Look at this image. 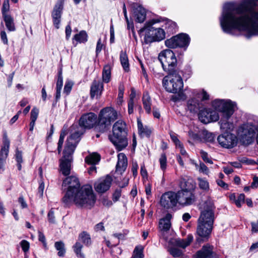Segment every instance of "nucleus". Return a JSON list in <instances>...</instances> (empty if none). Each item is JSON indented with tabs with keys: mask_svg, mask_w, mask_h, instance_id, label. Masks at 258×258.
I'll use <instances>...</instances> for the list:
<instances>
[{
	"mask_svg": "<svg viewBox=\"0 0 258 258\" xmlns=\"http://www.w3.org/2000/svg\"><path fill=\"white\" fill-rule=\"evenodd\" d=\"M233 112L234 111H230L229 113L223 115L221 117L219 123L220 124V128L223 132L229 133V132L233 130L234 125L233 123L229 121L228 119L230 118Z\"/></svg>",
	"mask_w": 258,
	"mask_h": 258,
	"instance_id": "obj_19",
	"label": "nucleus"
},
{
	"mask_svg": "<svg viewBox=\"0 0 258 258\" xmlns=\"http://www.w3.org/2000/svg\"><path fill=\"white\" fill-rule=\"evenodd\" d=\"M83 245L80 242H76L74 245V251L78 257L85 258L84 254L81 252Z\"/></svg>",
	"mask_w": 258,
	"mask_h": 258,
	"instance_id": "obj_46",
	"label": "nucleus"
},
{
	"mask_svg": "<svg viewBox=\"0 0 258 258\" xmlns=\"http://www.w3.org/2000/svg\"><path fill=\"white\" fill-rule=\"evenodd\" d=\"M176 194L177 204L182 207L188 206L196 202V196L192 191L178 190Z\"/></svg>",
	"mask_w": 258,
	"mask_h": 258,
	"instance_id": "obj_12",
	"label": "nucleus"
},
{
	"mask_svg": "<svg viewBox=\"0 0 258 258\" xmlns=\"http://www.w3.org/2000/svg\"><path fill=\"white\" fill-rule=\"evenodd\" d=\"M97 123V116L93 112H89L82 115L79 119V126L83 129H90Z\"/></svg>",
	"mask_w": 258,
	"mask_h": 258,
	"instance_id": "obj_13",
	"label": "nucleus"
},
{
	"mask_svg": "<svg viewBox=\"0 0 258 258\" xmlns=\"http://www.w3.org/2000/svg\"><path fill=\"white\" fill-rule=\"evenodd\" d=\"M63 8V0H59L55 5L52 12L51 16L53 25L56 29H59L62 11Z\"/></svg>",
	"mask_w": 258,
	"mask_h": 258,
	"instance_id": "obj_18",
	"label": "nucleus"
},
{
	"mask_svg": "<svg viewBox=\"0 0 258 258\" xmlns=\"http://www.w3.org/2000/svg\"><path fill=\"white\" fill-rule=\"evenodd\" d=\"M197 97L201 98V101H205L209 100V95L204 90H203L201 92L198 93Z\"/></svg>",
	"mask_w": 258,
	"mask_h": 258,
	"instance_id": "obj_52",
	"label": "nucleus"
},
{
	"mask_svg": "<svg viewBox=\"0 0 258 258\" xmlns=\"http://www.w3.org/2000/svg\"><path fill=\"white\" fill-rule=\"evenodd\" d=\"M63 84V79L61 74V72L59 71L58 73V79L56 82V89H61Z\"/></svg>",
	"mask_w": 258,
	"mask_h": 258,
	"instance_id": "obj_57",
	"label": "nucleus"
},
{
	"mask_svg": "<svg viewBox=\"0 0 258 258\" xmlns=\"http://www.w3.org/2000/svg\"><path fill=\"white\" fill-rule=\"evenodd\" d=\"M113 179L109 175H107L99 179L94 184L95 190L100 194H103L110 187Z\"/></svg>",
	"mask_w": 258,
	"mask_h": 258,
	"instance_id": "obj_15",
	"label": "nucleus"
},
{
	"mask_svg": "<svg viewBox=\"0 0 258 258\" xmlns=\"http://www.w3.org/2000/svg\"><path fill=\"white\" fill-rule=\"evenodd\" d=\"M163 85L166 90L170 93H176L181 90L183 84L179 72L168 73L163 79Z\"/></svg>",
	"mask_w": 258,
	"mask_h": 258,
	"instance_id": "obj_6",
	"label": "nucleus"
},
{
	"mask_svg": "<svg viewBox=\"0 0 258 258\" xmlns=\"http://www.w3.org/2000/svg\"><path fill=\"white\" fill-rule=\"evenodd\" d=\"M117 118V113L115 110L111 107L104 108L99 112L95 130L97 132L103 133L109 130L112 122Z\"/></svg>",
	"mask_w": 258,
	"mask_h": 258,
	"instance_id": "obj_5",
	"label": "nucleus"
},
{
	"mask_svg": "<svg viewBox=\"0 0 258 258\" xmlns=\"http://www.w3.org/2000/svg\"><path fill=\"white\" fill-rule=\"evenodd\" d=\"M213 247L206 245L197 252V258H213Z\"/></svg>",
	"mask_w": 258,
	"mask_h": 258,
	"instance_id": "obj_24",
	"label": "nucleus"
},
{
	"mask_svg": "<svg viewBox=\"0 0 258 258\" xmlns=\"http://www.w3.org/2000/svg\"><path fill=\"white\" fill-rule=\"evenodd\" d=\"M180 190L192 191L196 187V183L191 179H188L186 180H183L180 183Z\"/></svg>",
	"mask_w": 258,
	"mask_h": 258,
	"instance_id": "obj_29",
	"label": "nucleus"
},
{
	"mask_svg": "<svg viewBox=\"0 0 258 258\" xmlns=\"http://www.w3.org/2000/svg\"><path fill=\"white\" fill-rule=\"evenodd\" d=\"M63 155L60 160V168L62 174L65 176L68 175L70 174L71 168V162L72 160V154L69 153H65V150L63 151Z\"/></svg>",
	"mask_w": 258,
	"mask_h": 258,
	"instance_id": "obj_17",
	"label": "nucleus"
},
{
	"mask_svg": "<svg viewBox=\"0 0 258 258\" xmlns=\"http://www.w3.org/2000/svg\"><path fill=\"white\" fill-rule=\"evenodd\" d=\"M203 135L204 136L205 140L207 142L212 143L215 140V136L212 133L205 131L203 132Z\"/></svg>",
	"mask_w": 258,
	"mask_h": 258,
	"instance_id": "obj_47",
	"label": "nucleus"
},
{
	"mask_svg": "<svg viewBox=\"0 0 258 258\" xmlns=\"http://www.w3.org/2000/svg\"><path fill=\"white\" fill-rule=\"evenodd\" d=\"M120 60L121 64L125 71H129V63L128 57L125 52L121 51L120 53Z\"/></svg>",
	"mask_w": 258,
	"mask_h": 258,
	"instance_id": "obj_37",
	"label": "nucleus"
},
{
	"mask_svg": "<svg viewBox=\"0 0 258 258\" xmlns=\"http://www.w3.org/2000/svg\"><path fill=\"white\" fill-rule=\"evenodd\" d=\"M217 141L221 147L231 148L236 145L237 140L235 136L230 133H225L218 136Z\"/></svg>",
	"mask_w": 258,
	"mask_h": 258,
	"instance_id": "obj_16",
	"label": "nucleus"
},
{
	"mask_svg": "<svg viewBox=\"0 0 258 258\" xmlns=\"http://www.w3.org/2000/svg\"><path fill=\"white\" fill-rule=\"evenodd\" d=\"M133 10L136 22L143 23L146 17L145 10L137 3H134L133 5Z\"/></svg>",
	"mask_w": 258,
	"mask_h": 258,
	"instance_id": "obj_20",
	"label": "nucleus"
},
{
	"mask_svg": "<svg viewBox=\"0 0 258 258\" xmlns=\"http://www.w3.org/2000/svg\"><path fill=\"white\" fill-rule=\"evenodd\" d=\"M103 89V85L99 81L94 80L91 87L90 96L93 98L95 96H100Z\"/></svg>",
	"mask_w": 258,
	"mask_h": 258,
	"instance_id": "obj_23",
	"label": "nucleus"
},
{
	"mask_svg": "<svg viewBox=\"0 0 258 258\" xmlns=\"http://www.w3.org/2000/svg\"><path fill=\"white\" fill-rule=\"evenodd\" d=\"M199 171L207 175L209 173V169L203 163H201L200 164Z\"/></svg>",
	"mask_w": 258,
	"mask_h": 258,
	"instance_id": "obj_62",
	"label": "nucleus"
},
{
	"mask_svg": "<svg viewBox=\"0 0 258 258\" xmlns=\"http://www.w3.org/2000/svg\"><path fill=\"white\" fill-rule=\"evenodd\" d=\"M210 122L211 121H217L219 118L218 113L216 111H213L210 109Z\"/></svg>",
	"mask_w": 258,
	"mask_h": 258,
	"instance_id": "obj_56",
	"label": "nucleus"
},
{
	"mask_svg": "<svg viewBox=\"0 0 258 258\" xmlns=\"http://www.w3.org/2000/svg\"><path fill=\"white\" fill-rule=\"evenodd\" d=\"M199 186L204 191H207L209 189V184L207 180L202 178H198Z\"/></svg>",
	"mask_w": 258,
	"mask_h": 258,
	"instance_id": "obj_43",
	"label": "nucleus"
},
{
	"mask_svg": "<svg viewBox=\"0 0 258 258\" xmlns=\"http://www.w3.org/2000/svg\"><path fill=\"white\" fill-rule=\"evenodd\" d=\"M73 85V84L71 82H68L66 83L64 87V93H66L67 95L69 94L72 90Z\"/></svg>",
	"mask_w": 258,
	"mask_h": 258,
	"instance_id": "obj_58",
	"label": "nucleus"
},
{
	"mask_svg": "<svg viewBox=\"0 0 258 258\" xmlns=\"http://www.w3.org/2000/svg\"><path fill=\"white\" fill-rule=\"evenodd\" d=\"M10 9V6H9V0H5L3 7L2 9V13L3 17L6 16V15H9V14H8V12L9 11Z\"/></svg>",
	"mask_w": 258,
	"mask_h": 258,
	"instance_id": "obj_49",
	"label": "nucleus"
},
{
	"mask_svg": "<svg viewBox=\"0 0 258 258\" xmlns=\"http://www.w3.org/2000/svg\"><path fill=\"white\" fill-rule=\"evenodd\" d=\"M203 104L196 98H192L187 101V109L190 112H198L203 107Z\"/></svg>",
	"mask_w": 258,
	"mask_h": 258,
	"instance_id": "obj_25",
	"label": "nucleus"
},
{
	"mask_svg": "<svg viewBox=\"0 0 258 258\" xmlns=\"http://www.w3.org/2000/svg\"><path fill=\"white\" fill-rule=\"evenodd\" d=\"M121 190L120 188L116 189L113 194V201L114 202L117 201L121 196Z\"/></svg>",
	"mask_w": 258,
	"mask_h": 258,
	"instance_id": "obj_61",
	"label": "nucleus"
},
{
	"mask_svg": "<svg viewBox=\"0 0 258 258\" xmlns=\"http://www.w3.org/2000/svg\"><path fill=\"white\" fill-rule=\"evenodd\" d=\"M245 199V196L243 194H240L236 200H235V205L237 207H241L242 204L244 203Z\"/></svg>",
	"mask_w": 258,
	"mask_h": 258,
	"instance_id": "obj_51",
	"label": "nucleus"
},
{
	"mask_svg": "<svg viewBox=\"0 0 258 258\" xmlns=\"http://www.w3.org/2000/svg\"><path fill=\"white\" fill-rule=\"evenodd\" d=\"M210 109H204L200 111L199 113V118L201 122L204 123H208L210 122Z\"/></svg>",
	"mask_w": 258,
	"mask_h": 258,
	"instance_id": "obj_31",
	"label": "nucleus"
},
{
	"mask_svg": "<svg viewBox=\"0 0 258 258\" xmlns=\"http://www.w3.org/2000/svg\"><path fill=\"white\" fill-rule=\"evenodd\" d=\"M118 161L116 166V171L122 174L126 169L127 159L125 155L122 153L118 154Z\"/></svg>",
	"mask_w": 258,
	"mask_h": 258,
	"instance_id": "obj_21",
	"label": "nucleus"
},
{
	"mask_svg": "<svg viewBox=\"0 0 258 258\" xmlns=\"http://www.w3.org/2000/svg\"><path fill=\"white\" fill-rule=\"evenodd\" d=\"M88 40V35L85 31H81L78 34L75 35L73 43L76 46L78 43H85Z\"/></svg>",
	"mask_w": 258,
	"mask_h": 258,
	"instance_id": "obj_28",
	"label": "nucleus"
},
{
	"mask_svg": "<svg viewBox=\"0 0 258 258\" xmlns=\"http://www.w3.org/2000/svg\"><path fill=\"white\" fill-rule=\"evenodd\" d=\"M79 238L86 245H89L91 243L90 236L86 231H83L81 233L79 234Z\"/></svg>",
	"mask_w": 258,
	"mask_h": 258,
	"instance_id": "obj_40",
	"label": "nucleus"
},
{
	"mask_svg": "<svg viewBox=\"0 0 258 258\" xmlns=\"http://www.w3.org/2000/svg\"><path fill=\"white\" fill-rule=\"evenodd\" d=\"M193 240V236L191 234L188 235L185 239H177L175 240V243L176 246H178L182 248H185L190 244Z\"/></svg>",
	"mask_w": 258,
	"mask_h": 258,
	"instance_id": "obj_30",
	"label": "nucleus"
},
{
	"mask_svg": "<svg viewBox=\"0 0 258 258\" xmlns=\"http://www.w3.org/2000/svg\"><path fill=\"white\" fill-rule=\"evenodd\" d=\"M136 97V91L134 88L131 89V93L130 96V100L128 102V112L130 114L134 111V100Z\"/></svg>",
	"mask_w": 258,
	"mask_h": 258,
	"instance_id": "obj_38",
	"label": "nucleus"
},
{
	"mask_svg": "<svg viewBox=\"0 0 258 258\" xmlns=\"http://www.w3.org/2000/svg\"><path fill=\"white\" fill-rule=\"evenodd\" d=\"M3 17L6 26L9 31H14L15 29L13 18L10 15H6Z\"/></svg>",
	"mask_w": 258,
	"mask_h": 258,
	"instance_id": "obj_32",
	"label": "nucleus"
},
{
	"mask_svg": "<svg viewBox=\"0 0 258 258\" xmlns=\"http://www.w3.org/2000/svg\"><path fill=\"white\" fill-rule=\"evenodd\" d=\"M48 217V221L51 223H55V217H54V212L53 210V209H51L47 215Z\"/></svg>",
	"mask_w": 258,
	"mask_h": 258,
	"instance_id": "obj_60",
	"label": "nucleus"
},
{
	"mask_svg": "<svg viewBox=\"0 0 258 258\" xmlns=\"http://www.w3.org/2000/svg\"><path fill=\"white\" fill-rule=\"evenodd\" d=\"M212 106L215 110L222 112L223 115L229 113L230 111H234L235 104L230 100L216 99L213 101Z\"/></svg>",
	"mask_w": 258,
	"mask_h": 258,
	"instance_id": "obj_14",
	"label": "nucleus"
},
{
	"mask_svg": "<svg viewBox=\"0 0 258 258\" xmlns=\"http://www.w3.org/2000/svg\"><path fill=\"white\" fill-rule=\"evenodd\" d=\"M255 130V126L250 122L241 125L238 131L240 142L245 145H248L252 143L254 141Z\"/></svg>",
	"mask_w": 258,
	"mask_h": 258,
	"instance_id": "obj_9",
	"label": "nucleus"
},
{
	"mask_svg": "<svg viewBox=\"0 0 258 258\" xmlns=\"http://www.w3.org/2000/svg\"><path fill=\"white\" fill-rule=\"evenodd\" d=\"M111 78V66L109 64L105 65L102 71V80L104 83H108Z\"/></svg>",
	"mask_w": 258,
	"mask_h": 258,
	"instance_id": "obj_36",
	"label": "nucleus"
},
{
	"mask_svg": "<svg viewBox=\"0 0 258 258\" xmlns=\"http://www.w3.org/2000/svg\"><path fill=\"white\" fill-rule=\"evenodd\" d=\"M152 25V24H146L145 26L139 31L140 35L145 32L144 41L146 44L154 41H160L165 37V33L163 29L155 28Z\"/></svg>",
	"mask_w": 258,
	"mask_h": 258,
	"instance_id": "obj_7",
	"label": "nucleus"
},
{
	"mask_svg": "<svg viewBox=\"0 0 258 258\" xmlns=\"http://www.w3.org/2000/svg\"><path fill=\"white\" fill-rule=\"evenodd\" d=\"M126 123L122 120L117 121L113 125L112 135L109 139L118 151L125 148L128 145Z\"/></svg>",
	"mask_w": 258,
	"mask_h": 258,
	"instance_id": "obj_4",
	"label": "nucleus"
},
{
	"mask_svg": "<svg viewBox=\"0 0 258 258\" xmlns=\"http://www.w3.org/2000/svg\"><path fill=\"white\" fill-rule=\"evenodd\" d=\"M100 160V155L96 153H93L87 156L85 158V162L88 164L95 165L97 164Z\"/></svg>",
	"mask_w": 258,
	"mask_h": 258,
	"instance_id": "obj_34",
	"label": "nucleus"
},
{
	"mask_svg": "<svg viewBox=\"0 0 258 258\" xmlns=\"http://www.w3.org/2000/svg\"><path fill=\"white\" fill-rule=\"evenodd\" d=\"M138 165L137 162H133L132 166V170L133 172V175L134 177H136L138 174Z\"/></svg>",
	"mask_w": 258,
	"mask_h": 258,
	"instance_id": "obj_63",
	"label": "nucleus"
},
{
	"mask_svg": "<svg viewBox=\"0 0 258 258\" xmlns=\"http://www.w3.org/2000/svg\"><path fill=\"white\" fill-rule=\"evenodd\" d=\"M84 131L83 128H79L74 133H72L68 138L64 148L65 153L73 154L77 145L80 141V136L83 134Z\"/></svg>",
	"mask_w": 258,
	"mask_h": 258,
	"instance_id": "obj_11",
	"label": "nucleus"
},
{
	"mask_svg": "<svg viewBox=\"0 0 258 258\" xmlns=\"http://www.w3.org/2000/svg\"><path fill=\"white\" fill-rule=\"evenodd\" d=\"M143 247L141 246H137L135 247L131 258H144Z\"/></svg>",
	"mask_w": 258,
	"mask_h": 258,
	"instance_id": "obj_41",
	"label": "nucleus"
},
{
	"mask_svg": "<svg viewBox=\"0 0 258 258\" xmlns=\"http://www.w3.org/2000/svg\"><path fill=\"white\" fill-rule=\"evenodd\" d=\"M16 160L17 162V167L19 170H21L22 169L21 164L23 163V158H22V152L18 149L16 150Z\"/></svg>",
	"mask_w": 258,
	"mask_h": 258,
	"instance_id": "obj_45",
	"label": "nucleus"
},
{
	"mask_svg": "<svg viewBox=\"0 0 258 258\" xmlns=\"http://www.w3.org/2000/svg\"><path fill=\"white\" fill-rule=\"evenodd\" d=\"M158 59L164 71L167 73L178 71L177 69V59L171 50L165 49L161 51L159 54Z\"/></svg>",
	"mask_w": 258,
	"mask_h": 258,
	"instance_id": "obj_8",
	"label": "nucleus"
},
{
	"mask_svg": "<svg viewBox=\"0 0 258 258\" xmlns=\"http://www.w3.org/2000/svg\"><path fill=\"white\" fill-rule=\"evenodd\" d=\"M165 44L168 48H174L178 47L176 36L165 40Z\"/></svg>",
	"mask_w": 258,
	"mask_h": 258,
	"instance_id": "obj_42",
	"label": "nucleus"
},
{
	"mask_svg": "<svg viewBox=\"0 0 258 258\" xmlns=\"http://www.w3.org/2000/svg\"><path fill=\"white\" fill-rule=\"evenodd\" d=\"M171 218V214L167 213L164 218L160 220L159 226L161 230L167 231L170 229L171 227L170 220Z\"/></svg>",
	"mask_w": 258,
	"mask_h": 258,
	"instance_id": "obj_26",
	"label": "nucleus"
},
{
	"mask_svg": "<svg viewBox=\"0 0 258 258\" xmlns=\"http://www.w3.org/2000/svg\"><path fill=\"white\" fill-rule=\"evenodd\" d=\"M20 244L22 248V250L25 253L29 251L30 248V244L28 241L26 240H23L20 242Z\"/></svg>",
	"mask_w": 258,
	"mask_h": 258,
	"instance_id": "obj_50",
	"label": "nucleus"
},
{
	"mask_svg": "<svg viewBox=\"0 0 258 258\" xmlns=\"http://www.w3.org/2000/svg\"><path fill=\"white\" fill-rule=\"evenodd\" d=\"M143 104L144 108L145 109L146 112L148 114H150L151 112V98L148 93L144 94L143 98Z\"/></svg>",
	"mask_w": 258,
	"mask_h": 258,
	"instance_id": "obj_33",
	"label": "nucleus"
},
{
	"mask_svg": "<svg viewBox=\"0 0 258 258\" xmlns=\"http://www.w3.org/2000/svg\"><path fill=\"white\" fill-rule=\"evenodd\" d=\"M138 128L139 133L141 136H149L151 133V130L150 128L147 126H144L142 121L138 119Z\"/></svg>",
	"mask_w": 258,
	"mask_h": 258,
	"instance_id": "obj_35",
	"label": "nucleus"
},
{
	"mask_svg": "<svg viewBox=\"0 0 258 258\" xmlns=\"http://www.w3.org/2000/svg\"><path fill=\"white\" fill-rule=\"evenodd\" d=\"M258 0H241L225 3L219 18L224 32L232 34L233 30L246 31L249 38L258 35V12L254 11Z\"/></svg>",
	"mask_w": 258,
	"mask_h": 258,
	"instance_id": "obj_1",
	"label": "nucleus"
},
{
	"mask_svg": "<svg viewBox=\"0 0 258 258\" xmlns=\"http://www.w3.org/2000/svg\"><path fill=\"white\" fill-rule=\"evenodd\" d=\"M62 186L67 191L62 198L66 207L74 204L78 208L91 209L96 201L92 187L90 185L80 186L79 179L75 176L66 177Z\"/></svg>",
	"mask_w": 258,
	"mask_h": 258,
	"instance_id": "obj_2",
	"label": "nucleus"
},
{
	"mask_svg": "<svg viewBox=\"0 0 258 258\" xmlns=\"http://www.w3.org/2000/svg\"><path fill=\"white\" fill-rule=\"evenodd\" d=\"M54 246L56 249L58 251V255L61 257L64 256L66 252L64 243L61 241L55 242Z\"/></svg>",
	"mask_w": 258,
	"mask_h": 258,
	"instance_id": "obj_39",
	"label": "nucleus"
},
{
	"mask_svg": "<svg viewBox=\"0 0 258 258\" xmlns=\"http://www.w3.org/2000/svg\"><path fill=\"white\" fill-rule=\"evenodd\" d=\"M39 113V110L33 108L31 111V120H36Z\"/></svg>",
	"mask_w": 258,
	"mask_h": 258,
	"instance_id": "obj_59",
	"label": "nucleus"
},
{
	"mask_svg": "<svg viewBox=\"0 0 258 258\" xmlns=\"http://www.w3.org/2000/svg\"><path fill=\"white\" fill-rule=\"evenodd\" d=\"M38 239L39 240L43 243L44 248L47 249L48 247L47 246L45 237L43 233L41 231L38 232Z\"/></svg>",
	"mask_w": 258,
	"mask_h": 258,
	"instance_id": "obj_55",
	"label": "nucleus"
},
{
	"mask_svg": "<svg viewBox=\"0 0 258 258\" xmlns=\"http://www.w3.org/2000/svg\"><path fill=\"white\" fill-rule=\"evenodd\" d=\"M10 143V140L8 139L7 133L5 132L3 138V145L0 151V158L5 160L7 158L9 152Z\"/></svg>",
	"mask_w": 258,
	"mask_h": 258,
	"instance_id": "obj_22",
	"label": "nucleus"
},
{
	"mask_svg": "<svg viewBox=\"0 0 258 258\" xmlns=\"http://www.w3.org/2000/svg\"><path fill=\"white\" fill-rule=\"evenodd\" d=\"M170 136L172 141L174 143L176 147L181 146V143L178 139L177 135L174 133L171 132L170 133Z\"/></svg>",
	"mask_w": 258,
	"mask_h": 258,
	"instance_id": "obj_54",
	"label": "nucleus"
},
{
	"mask_svg": "<svg viewBox=\"0 0 258 258\" xmlns=\"http://www.w3.org/2000/svg\"><path fill=\"white\" fill-rule=\"evenodd\" d=\"M200 154L203 160L207 163L212 164V161L208 157V153L203 150L200 151Z\"/></svg>",
	"mask_w": 258,
	"mask_h": 258,
	"instance_id": "obj_53",
	"label": "nucleus"
},
{
	"mask_svg": "<svg viewBox=\"0 0 258 258\" xmlns=\"http://www.w3.org/2000/svg\"><path fill=\"white\" fill-rule=\"evenodd\" d=\"M159 162L161 169L163 171V174L167 167V157L165 154H162L160 158Z\"/></svg>",
	"mask_w": 258,
	"mask_h": 258,
	"instance_id": "obj_44",
	"label": "nucleus"
},
{
	"mask_svg": "<svg viewBox=\"0 0 258 258\" xmlns=\"http://www.w3.org/2000/svg\"><path fill=\"white\" fill-rule=\"evenodd\" d=\"M214 206L212 202L207 201L204 205L198 219L197 233L201 238H207L210 235L214 220Z\"/></svg>",
	"mask_w": 258,
	"mask_h": 258,
	"instance_id": "obj_3",
	"label": "nucleus"
},
{
	"mask_svg": "<svg viewBox=\"0 0 258 258\" xmlns=\"http://www.w3.org/2000/svg\"><path fill=\"white\" fill-rule=\"evenodd\" d=\"M176 38L178 47L186 48L188 46L190 38L188 35L181 33L176 35Z\"/></svg>",
	"mask_w": 258,
	"mask_h": 258,
	"instance_id": "obj_27",
	"label": "nucleus"
},
{
	"mask_svg": "<svg viewBox=\"0 0 258 258\" xmlns=\"http://www.w3.org/2000/svg\"><path fill=\"white\" fill-rule=\"evenodd\" d=\"M176 192L169 191L165 192L161 197L160 204L166 209H173L177 205Z\"/></svg>",
	"mask_w": 258,
	"mask_h": 258,
	"instance_id": "obj_10",
	"label": "nucleus"
},
{
	"mask_svg": "<svg viewBox=\"0 0 258 258\" xmlns=\"http://www.w3.org/2000/svg\"><path fill=\"white\" fill-rule=\"evenodd\" d=\"M251 232L257 233L258 232V221L256 222H251Z\"/></svg>",
	"mask_w": 258,
	"mask_h": 258,
	"instance_id": "obj_64",
	"label": "nucleus"
},
{
	"mask_svg": "<svg viewBox=\"0 0 258 258\" xmlns=\"http://www.w3.org/2000/svg\"><path fill=\"white\" fill-rule=\"evenodd\" d=\"M169 253L174 257H179L182 254V251L176 247H171L169 249Z\"/></svg>",
	"mask_w": 258,
	"mask_h": 258,
	"instance_id": "obj_48",
	"label": "nucleus"
}]
</instances>
